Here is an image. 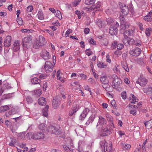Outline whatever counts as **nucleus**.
Returning <instances> with one entry per match:
<instances>
[{"instance_id": "8fccbe9b", "label": "nucleus", "mask_w": 152, "mask_h": 152, "mask_svg": "<svg viewBox=\"0 0 152 152\" xmlns=\"http://www.w3.org/2000/svg\"><path fill=\"white\" fill-rule=\"evenodd\" d=\"M85 53L88 56H90L92 54V52L91 51L90 49L86 50Z\"/></svg>"}, {"instance_id": "b1692460", "label": "nucleus", "mask_w": 152, "mask_h": 152, "mask_svg": "<svg viewBox=\"0 0 152 152\" xmlns=\"http://www.w3.org/2000/svg\"><path fill=\"white\" fill-rule=\"evenodd\" d=\"M144 123L145 127L148 129H150L152 127V119L148 121H145Z\"/></svg>"}, {"instance_id": "f8f14e48", "label": "nucleus", "mask_w": 152, "mask_h": 152, "mask_svg": "<svg viewBox=\"0 0 152 152\" xmlns=\"http://www.w3.org/2000/svg\"><path fill=\"white\" fill-rule=\"evenodd\" d=\"M12 109L11 110L8 112H6L5 115L6 117H9L10 115H14L18 113L19 112L18 109L16 107H11Z\"/></svg>"}, {"instance_id": "c03bdc74", "label": "nucleus", "mask_w": 152, "mask_h": 152, "mask_svg": "<svg viewBox=\"0 0 152 152\" xmlns=\"http://www.w3.org/2000/svg\"><path fill=\"white\" fill-rule=\"evenodd\" d=\"M26 101L28 104H30L33 102V100L32 98L30 96H28L26 98Z\"/></svg>"}, {"instance_id": "4c0bfd02", "label": "nucleus", "mask_w": 152, "mask_h": 152, "mask_svg": "<svg viewBox=\"0 0 152 152\" xmlns=\"http://www.w3.org/2000/svg\"><path fill=\"white\" fill-rule=\"evenodd\" d=\"M101 6V4L99 2H98L96 4V5H92L91 7V9H96V10H98L100 8Z\"/></svg>"}, {"instance_id": "ea45409f", "label": "nucleus", "mask_w": 152, "mask_h": 152, "mask_svg": "<svg viewBox=\"0 0 152 152\" xmlns=\"http://www.w3.org/2000/svg\"><path fill=\"white\" fill-rule=\"evenodd\" d=\"M39 129L42 131H45L47 130V128L45 124L42 123L40 124L39 126Z\"/></svg>"}, {"instance_id": "cd10ccee", "label": "nucleus", "mask_w": 152, "mask_h": 152, "mask_svg": "<svg viewBox=\"0 0 152 152\" xmlns=\"http://www.w3.org/2000/svg\"><path fill=\"white\" fill-rule=\"evenodd\" d=\"M121 65L124 69L127 72H129V69L128 68L127 64L125 60H124L121 62Z\"/></svg>"}, {"instance_id": "49530a36", "label": "nucleus", "mask_w": 152, "mask_h": 152, "mask_svg": "<svg viewBox=\"0 0 152 152\" xmlns=\"http://www.w3.org/2000/svg\"><path fill=\"white\" fill-rule=\"evenodd\" d=\"M56 15L57 17H58L59 19H61L62 18V16L61 13L60 11L58 10H57L56 12Z\"/></svg>"}, {"instance_id": "72a5a7b5", "label": "nucleus", "mask_w": 152, "mask_h": 152, "mask_svg": "<svg viewBox=\"0 0 152 152\" xmlns=\"http://www.w3.org/2000/svg\"><path fill=\"white\" fill-rule=\"evenodd\" d=\"M36 40L42 44H43V45H44V43L45 41V39L44 37L41 35L39 36L38 39Z\"/></svg>"}, {"instance_id": "774afa93", "label": "nucleus", "mask_w": 152, "mask_h": 152, "mask_svg": "<svg viewBox=\"0 0 152 152\" xmlns=\"http://www.w3.org/2000/svg\"><path fill=\"white\" fill-rule=\"evenodd\" d=\"M84 112H85L86 113L85 115L86 116V117L87 115L88 114V113L90 111V110L87 108H86L83 110Z\"/></svg>"}, {"instance_id": "1a4fd4ad", "label": "nucleus", "mask_w": 152, "mask_h": 152, "mask_svg": "<svg viewBox=\"0 0 152 152\" xmlns=\"http://www.w3.org/2000/svg\"><path fill=\"white\" fill-rule=\"evenodd\" d=\"M148 82L147 80L145 77H140L136 81V83L141 86L143 87L146 85Z\"/></svg>"}, {"instance_id": "de8ad7c7", "label": "nucleus", "mask_w": 152, "mask_h": 152, "mask_svg": "<svg viewBox=\"0 0 152 152\" xmlns=\"http://www.w3.org/2000/svg\"><path fill=\"white\" fill-rule=\"evenodd\" d=\"M21 31L23 33H32L33 32V31L31 29H22Z\"/></svg>"}, {"instance_id": "09e8293b", "label": "nucleus", "mask_w": 152, "mask_h": 152, "mask_svg": "<svg viewBox=\"0 0 152 152\" xmlns=\"http://www.w3.org/2000/svg\"><path fill=\"white\" fill-rule=\"evenodd\" d=\"M17 21L18 24L20 25H22L23 24V20L22 18H20L17 17Z\"/></svg>"}, {"instance_id": "79ce46f5", "label": "nucleus", "mask_w": 152, "mask_h": 152, "mask_svg": "<svg viewBox=\"0 0 152 152\" xmlns=\"http://www.w3.org/2000/svg\"><path fill=\"white\" fill-rule=\"evenodd\" d=\"M94 118L93 116H91L87 121L86 124L87 125H88L90 123H92L94 121Z\"/></svg>"}, {"instance_id": "7ed1b4c3", "label": "nucleus", "mask_w": 152, "mask_h": 152, "mask_svg": "<svg viewBox=\"0 0 152 152\" xmlns=\"http://www.w3.org/2000/svg\"><path fill=\"white\" fill-rule=\"evenodd\" d=\"M100 144L102 152H112V145L111 142L107 143L104 140L100 142Z\"/></svg>"}, {"instance_id": "603ef678", "label": "nucleus", "mask_w": 152, "mask_h": 152, "mask_svg": "<svg viewBox=\"0 0 152 152\" xmlns=\"http://www.w3.org/2000/svg\"><path fill=\"white\" fill-rule=\"evenodd\" d=\"M117 42L116 41H115L112 44L111 47L113 49H115L117 47Z\"/></svg>"}, {"instance_id": "a18cd8bd", "label": "nucleus", "mask_w": 152, "mask_h": 152, "mask_svg": "<svg viewBox=\"0 0 152 152\" xmlns=\"http://www.w3.org/2000/svg\"><path fill=\"white\" fill-rule=\"evenodd\" d=\"M85 114V113L84 112V111H83L79 117V119L80 120H83L86 117Z\"/></svg>"}, {"instance_id": "9b49d317", "label": "nucleus", "mask_w": 152, "mask_h": 152, "mask_svg": "<svg viewBox=\"0 0 152 152\" xmlns=\"http://www.w3.org/2000/svg\"><path fill=\"white\" fill-rule=\"evenodd\" d=\"M131 55L134 56H138L141 53V50L138 48L130 50L129 52Z\"/></svg>"}, {"instance_id": "f03ea898", "label": "nucleus", "mask_w": 152, "mask_h": 152, "mask_svg": "<svg viewBox=\"0 0 152 152\" xmlns=\"http://www.w3.org/2000/svg\"><path fill=\"white\" fill-rule=\"evenodd\" d=\"M114 128L113 123H111L108 126H102L100 135L102 136H105L109 135L111 132V131Z\"/></svg>"}, {"instance_id": "2eb2a0df", "label": "nucleus", "mask_w": 152, "mask_h": 152, "mask_svg": "<svg viewBox=\"0 0 152 152\" xmlns=\"http://www.w3.org/2000/svg\"><path fill=\"white\" fill-rule=\"evenodd\" d=\"M41 56L45 60L49 59L51 57L49 53L47 52V51L45 50L42 51Z\"/></svg>"}, {"instance_id": "9d476101", "label": "nucleus", "mask_w": 152, "mask_h": 152, "mask_svg": "<svg viewBox=\"0 0 152 152\" xmlns=\"http://www.w3.org/2000/svg\"><path fill=\"white\" fill-rule=\"evenodd\" d=\"M130 26V24L128 22H125L121 24L120 32L123 33L126 29L129 28Z\"/></svg>"}, {"instance_id": "412c9836", "label": "nucleus", "mask_w": 152, "mask_h": 152, "mask_svg": "<svg viewBox=\"0 0 152 152\" xmlns=\"http://www.w3.org/2000/svg\"><path fill=\"white\" fill-rule=\"evenodd\" d=\"M134 32L133 30L132 29H129L125 31L123 33H121L123 34L124 35L127 36H131L132 35Z\"/></svg>"}, {"instance_id": "864d4df0", "label": "nucleus", "mask_w": 152, "mask_h": 152, "mask_svg": "<svg viewBox=\"0 0 152 152\" xmlns=\"http://www.w3.org/2000/svg\"><path fill=\"white\" fill-rule=\"evenodd\" d=\"M135 41L132 38H130L129 37V45H133L134 44Z\"/></svg>"}, {"instance_id": "e433bc0d", "label": "nucleus", "mask_w": 152, "mask_h": 152, "mask_svg": "<svg viewBox=\"0 0 152 152\" xmlns=\"http://www.w3.org/2000/svg\"><path fill=\"white\" fill-rule=\"evenodd\" d=\"M97 66L99 67L102 68H105L107 66L105 64L100 61L98 62Z\"/></svg>"}, {"instance_id": "e2e57ef3", "label": "nucleus", "mask_w": 152, "mask_h": 152, "mask_svg": "<svg viewBox=\"0 0 152 152\" xmlns=\"http://www.w3.org/2000/svg\"><path fill=\"white\" fill-rule=\"evenodd\" d=\"M145 34L147 36H149L150 34V30L148 28H147L145 30Z\"/></svg>"}, {"instance_id": "423d86ee", "label": "nucleus", "mask_w": 152, "mask_h": 152, "mask_svg": "<svg viewBox=\"0 0 152 152\" xmlns=\"http://www.w3.org/2000/svg\"><path fill=\"white\" fill-rule=\"evenodd\" d=\"M54 66L52 63L50 61H47L45 62L44 68L45 72L47 73H49L52 72L53 68Z\"/></svg>"}, {"instance_id": "39448f33", "label": "nucleus", "mask_w": 152, "mask_h": 152, "mask_svg": "<svg viewBox=\"0 0 152 152\" xmlns=\"http://www.w3.org/2000/svg\"><path fill=\"white\" fill-rule=\"evenodd\" d=\"M48 130L51 133L54 134L56 135H59L61 134V129L60 127L57 128L51 125L49 126Z\"/></svg>"}, {"instance_id": "dca6fc26", "label": "nucleus", "mask_w": 152, "mask_h": 152, "mask_svg": "<svg viewBox=\"0 0 152 152\" xmlns=\"http://www.w3.org/2000/svg\"><path fill=\"white\" fill-rule=\"evenodd\" d=\"M12 38L10 36H7L4 39V45L5 47H8L11 44Z\"/></svg>"}, {"instance_id": "2f4dec72", "label": "nucleus", "mask_w": 152, "mask_h": 152, "mask_svg": "<svg viewBox=\"0 0 152 152\" xmlns=\"http://www.w3.org/2000/svg\"><path fill=\"white\" fill-rule=\"evenodd\" d=\"M48 108L49 106L48 105H47L42 110V113L43 115L44 116L46 117L48 116Z\"/></svg>"}, {"instance_id": "338daca9", "label": "nucleus", "mask_w": 152, "mask_h": 152, "mask_svg": "<svg viewBox=\"0 0 152 152\" xmlns=\"http://www.w3.org/2000/svg\"><path fill=\"white\" fill-rule=\"evenodd\" d=\"M89 42L91 44L93 45H95L96 44V41H94L93 39L92 38H91V39L89 40Z\"/></svg>"}, {"instance_id": "6ab92c4d", "label": "nucleus", "mask_w": 152, "mask_h": 152, "mask_svg": "<svg viewBox=\"0 0 152 152\" xmlns=\"http://www.w3.org/2000/svg\"><path fill=\"white\" fill-rule=\"evenodd\" d=\"M43 45V44H42L36 40L34 43L33 47L34 48L39 49L42 48Z\"/></svg>"}, {"instance_id": "f257e3e1", "label": "nucleus", "mask_w": 152, "mask_h": 152, "mask_svg": "<svg viewBox=\"0 0 152 152\" xmlns=\"http://www.w3.org/2000/svg\"><path fill=\"white\" fill-rule=\"evenodd\" d=\"M27 137L29 140H41L43 139L45 137V134L41 132H37L34 133L29 132L26 134Z\"/></svg>"}, {"instance_id": "6e6d98bb", "label": "nucleus", "mask_w": 152, "mask_h": 152, "mask_svg": "<svg viewBox=\"0 0 152 152\" xmlns=\"http://www.w3.org/2000/svg\"><path fill=\"white\" fill-rule=\"evenodd\" d=\"M48 77L47 75L45 74H41L39 76V78L41 79H46Z\"/></svg>"}, {"instance_id": "20e7f679", "label": "nucleus", "mask_w": 152, "mask_h": 152, "mask_svg": "<svg viewBox=\"0 0 152 152\" xmlns=\"http://www.w3.org/2000/svg\"><path fill=\"white\" fill-rule=\"evenodd\" d=\"M112 77L114 78L113 81L112 87L115 89H117L121 84V80L120 78H118L115 75H112Z\"/></svg>"}, {"instance_id": "c85d7f7f", "label": "nucleus", "mask_w": 152, "mask_h": 152, "mask_svg": "<svg viewBox=\"0 0 152 152\" xmlns=\"http://www.w3.org/2000/svg\"><path fill=\"white\" fill-rule=\"evenodd\" d=\"M97 25L100 28H102L104 26V25L102 20L101 19H98L96 21Z\"/></svg>"}, {"instance_id": "4be33fe9", "label": "nucleus", "mask_w": 152, "mask_h": 152, "mask_svg": "<svg viewBox=\"0 0 152 152\" xmlns=\"http://www.w3.org/2000/svg\"><path fill=\"white\" fill-rule=\"evenodd\" d=\"M62 75V73H61V70H58L56 74V76L57 77L58 80H60L61 82L64 83L65 81L63 78L62 77L61 75Z\"/></svg>"}, {"instance_id": "7c9ffc66", "label": "nucleus", "mask_w": 152, "mask_h": 152, "mask_svg": "<svg viewBox=\"0 0 152 152\" xmlns=\"http://www.w3.org/2000/svg\"><path fill=\"white\" fill-rule=\"evenodd\" d=\"M38 102L39 104L43 105H45L46 103L45 99L43 97H41L38 100Z\"/></svg>"}, {"instance_id": "f3484780", "label": "nucleus", "mask_w": 152, "mask_h": 152, "mask_svg": "<svg viewBox=\"0 0 152 152\" xmlns=\"http://www.w3.org/2000/svg\"><path fill=\"white\" fill-rule=\"evenodd\" d=\"M13 49L14 52H17L20 50V43L18 40H15L13 44Z\"/></svg>"}, {"instance_id": "052dcab7", "label": "nucleus", "mask_w": 152, "mask_h": 152, "mask_svg": "<svg viewBox=\"0 0 152 152\" xmlns=\"http://www.w3.org/2000/svg\"><path fill=\"white\" fill-rule=\"evenodd\" d=\"M33 10L32 6H29L27 7L26 11L28 12H31Z\"/></svg>"}, {"instance_id": "69168bd1", "label": "nucleus", "mask_w": 152, "mask_h": 152, "mask_svg": "<svg viewBox=\"0 0 152 152\" xmlns=\"http://www.w3.org/2000/svg\"><path fill=\"white\" fill-rule=\"evenodd\" d=\"M136 110L135 109H132L130 111V113L134 115L136 114Z\"/></svg>"}, {"instance_id": "bf43d9fd", "label": "nucleus", "mask_w": 152, "mask_h": 152, "mask_svg": "<svg viewBox=\"0 0 152 152\" xmlns=\"http://www.w3.org/2000/svg\"><path fill=\"white\" fill-rule=\"evenodd\" d=\"M121 95L122 98L123 99H125L126 98V92L125 91L122 92L121 94Z\"/></svg>"}, {"instance_id": "680f3d73", "label": "nucleus", "mask_w": 152, "mask_h": 152, "mask_svg": "<svg viewBox=\"0 0 152 152\" xmlns=\"http://www.w3.org/2000/svg\"><path fill=\"white\" fill-rule=\"evenodd\" d=\"M72 32V30L71 29H69L66 32L65 34V36L67 37L68 35Z\"/></svg>"}, {"instance_id": "5701e85b", "label": "nucleus", "mask_w": 152, "mask_h": 152, "mask_svg": "<svg viewBox=\"0 0 152 152\" xmlns=\"http://www.w3.org/2000/svg\"><path fill=\"white\" fill-rule=\"evenodd\" d=\"M79 108L78 106H76L75 108H73L69 111L68 115L71 116L74 115L75 113L78 110Z\"/></svg>"}, {"instance_id": "a19ab883", "label": "nucleus", "mask_w": 152, "mask_h": 152, "mask_svg": "<svg viewBox=\"0 0 152 152\" xmlns=\"http://www.w3.org/2000/svg\"><path fill=\"white\" fill-rule=\"evenodd\" d=\"M144 19L146 21L150 22L152 20L151 16L150 15H147L144 16Z\"/></svg>"}, {"instance_id": "0eeeda50", "label": "nucleus", "mask_w": 152, "mask_h": 152, "mask_svg": "<svg viewBox=\"0 0 152 152\" xmlns=\"http://www.w3.org/2000/svg\"><path fill=\"white\" fill-rule=\"evenodd\" d=\"M32 37L31 36H29L24 38L22 39V42L23 47H26L27 49L30 48L29 45L28 46L26 44V43H29L31 42Z\"/></svg>"}, {"instance_id": "c756f323", "label": "nucleus", "mask_w": 152, "mask_h": 152, "mask_svg": "<svg viewBox=\"0 0 152 152\" xmlns=\"http://www.w3.org/2000/svg\"><path fill=\"white\" fill-rule=\"evenodd\" d=\"M100 80L102 83L103 84H106L108 86V80L106 76L101 77L100 78Z\"/></svg>"}, {"instance_id": "ddd939ff", "label": "nucleus", "mask_w": 152, "mask_h": 152, "mask_svg": "<svg viewBox=\"0 0 152 152\" xmlns=\"http://www.w3.org/2000/svg\"><path fill=\"white\" fill-rule=\"evenodd\" d=\"M60 100L58 98L55 97L53 98L52 104L54 108H56L60 105Z\"/></svg>"}, {"instance_id": "6e6552de", "label": "nucleus", "mask_w": 152, "mask_h": 152, "mask_svg": "<svg viewBox=\"0 0 152 152\" xmlns=\"http://www.w3.org/2000/svg\"><path fill=\"white\" fill-rule=\"evenodd\" d=\"M106 121L104 118L100 116L99 117V121L96 125L97 128H99L100 126H104L106 124Z\"/></svg>"}, {"instance_id": "bb28decb", "label": "nucleus", "mask_w": 152, "mask_h": 152, "mask_svg": "<svg viewBox=\"0 0 152 152\" xmlns=\"http://www.w3.org/2000/svg\"><path fill=\"white\" fill-rule=\"evenodd\" d=\"M121 145L122 149L124 150H129L131 147V145L130 144H127L124 142H121Z\"/></svg>"}, {"instance_id": "c9c22d12", "label": "nucleus", "mask_w": 152, "mask_h": 152, "mask_svg": "<svg viewBox=\"0 0 152 152\" xmlns=\"http://www.w3.org/2000/svg\"><path fill=\"white\" fill-rule=\"evenodd\" d=\"M130 96L132 97V100L131 101V103L135 104V102H137L138 101V99H137L135 96L133 94H131Z\"/></svg>"}, {"instance_id": "f704fd0d", "label": "nucleus", "mask_w": 152, "mask_h": 152, "mask_svg": "<svg viewBox=\"0 0 152 152\" xmlns=\"http://www.w3.org/2000/svg\"><path fill=\"white\" fill-rule=\"evenodd\" d=\"M38 18L40 20H42L44 19V15L42 11H39L37 14Z\"/></svg>"}, {"instance_id": "37998d69", "label": "nucleus", "mask_w": 152, "mask_h": 152, "mask_svg": "<svg viewBox=\"0 0 152 152\" xmlns=\"http://www.w3.org/2000/svg\"><path fill=\"white\" fill-rule=\"evenodd\" d=\"M42 90L40 89L35 90L34 91V94L38 96H40L41 94Z\"/></svg>"}, {"instance_id": "a211bd4d", "label": "nucleus", "mask_w": 152, "mask_h": 152, "mask_svg": "<svg viewBox=\"0 0 152 152\" xmlns=\"http://www.w3.org/2000/svg\"><path fill=\"white\" fill-rule=\"evenodd\" d=\"M118 31V30L116 27L111 26L110 28L109 33L112 35H115L117 34Z\"/></svg>"}, {"instance_id": "393cba45", "label": "nucleus", "mask_w": 152, "mask_h": 152, "mask_svg": "<svg viewBox=\"0 0 152 152\" xmlns=\"http://www.w3.org/2000/svg\"><path fill=\"white\" fill-rule=\"evenodd\" d=\"M31 82L33 84H39L40 85L41 81L40 79L37 77H34L31 80Z\"/></svg>"}, {"instance_id": "3c124183", "label": "nucleus", "mask_w": 152, "mask_h": 152, "mask_svg": "<svg viewBox=\"0 0 152 152\" xmlns=\"http://www.w3.org/2000/svg\"><path fill=\"white\" fill-rule=\"evenodd\" d=\"M95 1V0H89V1L88 0L85 1L86 4L88 5H90L94 4Z\"/></svg>"}, {"instance_id": "473e14b6", "label": "nucleus", "mask_w": 152, "mask_h": 152, "mask_svg": "<svg viewBox=\"0 0 152 152\" xmlns=\"http://www.w3.org/2000/svg\"><path fill=\"white\" fill-rule=\"evenodd\" d=\"M124 38L123 40V43L126 46L129 45V37L124 35Z\"/></svg>"}, {"instance_id": "13d9d810", "label": "nucleus", "mask_w": 152, "mask_h": 152, "mask_svg": "<svg viewBox=\"0 0 152 152\" xmlns=\"http://www.w3.org/2000/svg\"><path fill=\"white\" fill-rule=\"evenodd\" d=\"M120 19L121 20V24L125 22V19L123 15H120Z\"/></svg>"}, {"instance_id": "0e129e2a", "label": "nucleus", "mask_w": 152, "mask_h": 152, "mask_svg": "<svg viewBox=\"0 0 152 152\" xmlns=\"http://www.w3.org/2000/svg\"><path fill=\"white\" fill-rule=\"evenodd\" d=\"M130 11L133 14L134 13V10H133V6L132 4H130L129 6Z\"/></svg>"}, {"instance_id": "4468645a", "label": "nucleus", "mask_w": 152, "mask_h": 152, "mask_svg": "<svg viewBox=\"0 0 152 152\" xmlns=\"http://www.w3.org/2000/svg\"><path fill=\"white\" fill-rule=\"evenodd\" d=\"M121 11L124 15H127L129 12V9L127 6L123 4L121 7Z\"/></svg>"}, {"instance_id": "a878e982", "label": "nucleus", "mask_w": 152, "mask_h": 152, "mask_svg": "<svg viewBox=\"0 0 152 152\" xmlns=\"http://www.w3.org/2000/svg\"><path fill=\"white\" fill-rule=\"evenodd\" d=\"M13 96L14 94L13 93L4 94L2 96L1 99H8L12 97Z\"/></svg>"}, {"instance_id": "5fc2aeb1", "label": "nucleus", "mask_w": 152, "mask_h": 152, "mask_svg": "<svg viewBox=\"0 0 152 152\" xmlns=\"http://www.w3.org/2000/svg\"><path fill=\"white\" fill-rule=\"evenodd\" d=\"M142 43V42L140 40H139L137 41H135L134 45H135L136 46L140 47Z\"/></svg>"}, {"instance_id": "4d7b16f0", "label": "nucleus", "mask_w": 152, "mask_h": 152, "mask_svg": "<svg viewBox=\"0 0 152 152\" xmlns=\"http://www.w3.org/2000/svg\"><path fill=\"white\" fill-rule=\"evenodd\" d=\"M124 47V45L122 44H118L117 45V49L118 50H121Z\"/></svg>"}, {"instance_id": "58836bf2", "label": "nucleus", "mask_w": 152, "mask_h": 152, "mask_svg": "<svg viewBox=\"0 0 152 152\" xmlns=\"http://www.w3.org/2000/svg\"><path fill=\"white\" fill-rule=\"evenodd\" d=\"M12 87L10 86V85L8 83H7L4 84L3 87V90H5V89H9L11 88Z\"/></svg>"}, {"instance_id": "aec40b11", "label": "nucleus", "mask_w": 152, "mask_h": 152, "mask_svg": "<svg viewBox=\"0 0 152 152\" xmlns=\"http://www.w3.org/2000/svg\"><path fill=\"white\" fill-rule=\"evenodd\" d=\"M10 107H11V105H7L4 106H1L0 107V110L1 112H4L9 110Z\"/></svg>"}]
</instances>
